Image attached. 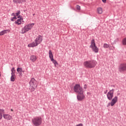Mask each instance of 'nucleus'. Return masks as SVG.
Returning <instances> with one entry per match:
<instances>
[{
    "label": "nucleus",
    "instance_id": "nucleus-21",
    "mask_svg": "<svg viewBox=\"0 0 126 126\" xmlns=\"http://www.w3.org/2000/svg\"><path fill=\"white\" fill-rule=\"evenodd\" d=\"M6 31H8L7 30H5L3 31H2L0 32V36H2V35H4V34H6L7 32Z\"/></svg>",
    "mask_w": 126,
    "mask_h": 126
},
{
    "label": "nucleus",
    "instance_id": "nucleus-3",
    "mask_svg": "<svg viewBox=\"0 0 126 126\" xmlns=\"http://www.w3.org/2000/svg\"><path fill=\"white\" fill-rule=\"evenodd\" d=\"M32 122L34 126H39L42 125V118L41 117H34L32 119Z\"/></svg>",
    "mask_w": 126,
    "mask_h": 126
},
{
    "label": "nucleus",
    "instance_id": "nucleus-6",
    "mask_svg": "<svg viewBox=\"0 0 126 126\" xmlns=\"http://www.w3.org/2000/svg\"><path fill=\"white\" fill-rule=\"evenodd\" d=\"M74 91L78 94H82L83 93V89L80 87V85L76 84L74 87Z\"/></svg>",
    "mask_w": 126,
    "mask_h": 126
},
{
    "label": "nucleus",
    "instance_id": "nucleus-24",
    "mask_svg": "<svg viewBox=\"0 0 126 126\" xmlns=\"http://www.w3.org/2000/svg\"><path fill=\"white\" fill-rule=\"evenodd\" d=\"M11 74H15V70H14V67L11 69Z\"/></svg>",
    "mask_w": 126,
    "mask_h": 126
},
{
    "label": "nucleus",
    "instance_id": "nucleus-36",
    "mask_svg": "<svg viewBox=\"0 0 126 126\" xmlns=\"http://www.w3.org/2000/svg\"><path fill=\"white\" fill-rule=\"evenodd\" d=\"M32 15L34 16V15H35V14H33Z\"/></svg>",
    "mask_w": 126,
    "mask_h": 126
},
{
    "label": "nucleus",
    "instance_id": "nucleus-7",
    "mask_svg": "<svg viewBox=\"0 0 126 126\" xmlns=\"http://www.w3.org/2000/svg\"><path fill=\"white\" fill-rule=\"evenodd\" d=\"M49 57L51 62H52L54 64L55 66L57 67V66L59 65V63H58L57 61L54 60V55H53V52L51 50L49 51Z\"/></svg>",
    "mask_w": 126,
    "mask_h": 126
},
{
    "label": "nucleus",
    "instance_id": "nucleus-14",
    "mask_svg": "<svg viewBox=\"0 0 126 126\" xmlns=\"http://www.w3.org/2000/svg\"><path fill=\"white\" fill-rule=\"evenodd\" d=\"M18 18H20V19H18L15 22V24H17V25H20V24H21V23L23 21V18H22V17H20V15H19V16L18 17Z\"/></svg>",
    "mask_w": 126,
    "mask_h": 126
},
{
    "label": "nucleus",
    "instance_id": "nucleus-30",
    "mask_svg": "<svg viewBox=\"0 0 126 126\" xmlns=\"http://www.w3.org/2000/svg\"><path fill=\"white\" fill-rule=\"evenodd\" d=\"M84 89H87V85H84Z\"/></svg>",
    "mask_w": 126,
    "mask_h": 126
},
{
    "label": "nucleus",
    "instance_id": "nucleus-17",
    "mask_svg": "<svg viewBox=\"0 0 126 126\" xmlns=\"http://www.w3.org/2000/svg\"><path fill=\"white\" fill-rule=\"evenodd\" d=\"M16 78V77L15 76V74H11L10 81H12V82H14V81H15Z\"/></svg>",
    "mask_w": 126,
    "mask_h": 126
},
{
    "label": "nucleus",
    "instance_id": "nucleus-19",
    "mask_svg": "<svg viewBox=\"0 0 126 126\" xmlns=\"http://www.w3.org/2000/svg\"><path fill=\"white\" fill-rule=\"evenodd\" d=\"M30 60L31 61H32L33 63H34V62H36L37 60V57H36V56L34 55H32L31 56Z\"/></svg>",
    "mask_w": 126,
    "mask_h": 126
},
{
    "label": "nucleus",
    "instance_id": "nucleus-23",
    "mask_svg": "<svg viewBox=\"0 0 126 126\" xmlns=\"http://www.w3.org/2000/svg\"><path fill=\"white\" fill-rule=\"evenodd\" d=\"M110 47V46L109 45V44H107V43H104L103 44V48H104V49H107L108 48H109Z\"/></svg>",
    "mask_w": 126,
    "mask_h": 126
},
{
    "label": "nucleus",
    "instance_id": "nucleus-27",
    "mask_svg": "<svg viewBox=\"0 0 126 126\" xmlns=\"http://www.w3.org/2000/svg\"><path fill=\"white\" fill-rule=\"evenodd\" d=\"M14 19H17V18H16V16H14L11 18V21H14Z\"/></svg>",
    "mask_w": 126,
    "mask_h": 126
},
{
    "label": "nucleus",
    "instance_id": "nucleus-8",
    "mask_svg": "<svg viewBox=\"0 0 126 126\" xmlns=\"http://www.w3.org/2000/svg\"><path fill=\"white\" fill-rule=\"evenodd\" d=\"M118 102V96H115L111 100L110 102H109L107 105V108H109L110 106L113 107Z\"/></svg>",
    "mask_w": 126,
    "mask_h": 126
},
{
    "label": "nucleus",
    "instance_id": "nucleus-28",
    "mask_svg": "<svg viewBox=\"0 0 126 126\" xmlns=\"http://www.w3.org/2000/svg\"><path fill=\"white\" fill-rule=\"evenodd\" d=\"M76 8L77 10H80V6L77 5L76 6Z\"/></svg>",
    "mask_w": 126,
    "mask_h": 126
},
{
    "label": "nucleus",
    "instance_id": "nucleus-2",
    "mask_svg": "<svg viewBox=\"0 0 126 126\" xmlns=\"http://www.w3.org/2000/svg\"><path fill=\"white\" fill-rule=\"evenodd\" d=\"M97 62L95 60H89L84 62L83 65L87 68H93L94 66H96Z\"/></svg>",
    "mask_w": 126,
    "mask_h": 126
},
{
    "label": "nucleus",
    "instance_id": "nucleus-20",
    "mask_svg": "<svg viewBox=\"0 0 126 126\" xmlns=\"http://www.w3.org/2000/svg\"><path fill=\"white\" fill-rule=\"evenodd\" d=\"M97 11L98 14H102L103 13V9L101 7H98L97 8Z\"/></svg>",
    "mask_w": 126,
    "mask_h": 126
},
{
    "label": "nucleus",
    "instance_id": "nucleus-10",
    "mask_svg": "<svg viewBox=\"0 0 126 126\" xmlns=\"http://www.w3.org/2000/svg\"><path fill=\"white\" fill-rule=\"evenodd\" d=\"M77 98L78 101H82V100L85 99V95L83 94V93L82 94H78Z\"/></svg>",
    "mask_w": 126,
    "mask_h": 126
},
{
    "label": "nucleus",
    "instance_id": "nucleus-34",
    "mask_svg": "<svg viewBox=\"0 0 126 126\" xmlns=\"http://www.w3.org/2000/svg\"><path fill=\"white\" fill-rule=\"evenodd\" d=\"M107 92H108V90H106V91H105L104 92V93L105 94H107Z\"/></svg>",
    "mask_w": 126,
    "mask_h": 126
},
{
    "label": "nucleus",
    "instance_id": "nucleus-29",
    "mask_svg": "<svg viewBox=\"0 0 126 126\" xmlns=\"http://www.w3.org/2000/svg\"><path fill=\"white\" fill-rule=\"evenodd\" d=\"M109 92L113 93L114 94V92H115V90L113 89L112 90H110Z\"/></svg>",
    "mask_w": 126,
    "mask_h": 126
},
{
    "label": "nucleus",
    "instance_id": "nucleus-12",
    "mask_svg": "<svg viewBox=\"0 0 126 126\" xmlns=\"http://www.w3.org/2000/svg\"><path fill=\"white\" fill-rule=\"evenodd\" d=\"M30 86H36V80L34 78H32L30 82H29Z\"/></svg>",
    "mask_w": 126,
    "mask_h": 126
},
{
    "label": "nucleus",
    "instance_id": "nucleus-35",
    "mask_svg": "<svg viewBox=\"0 0 126 126\" xmlns=\"http://www.w3.org/2000/svg\"><path fill=\"white\" fill-rule=\"evenodd\" d=\"M11 111L12 112H13V110H12V109H11Z\"/></svg>",
    "mask_w": 126,
    "mask_h": 126
},
{
    "label": "nucleus",
    "instance_id": "nucleus-25",
    "mask_svg": "<svg viewBox=\"0 0 126 126\" xmlns=\"http://www.w3.org/2000/svg\"><path fill=\"white\" fill-rule=\"evenodd\" d=\"M123 44L124 45H126V38L123 39Z\"/></svg>",
    "mask_w": 126,
    "mask_h": 126
},
{
    "label": "nucleus",
    "instance_id": "nucleus-4",
    "mask_svg": "<svg viewBox=\"0 0 126 126\" xmlns=\"http://www.w3.org/2000/svg\"><path fill=\"white\" fill-rule=\"evenodd\" d=\"M35 24L32 23L26 25L24 28L22 29V34H24L26 33V32H28L30 30H31L32 28H33V26Z\"/></svg>",
    "mask_w": 126,
    "mask_h": 126
},
{
    "label": "nucleus",
    "instance_id": "nucleus-33",
    "mask_svg": "<svg viewBox=\"0 0 126 126\" xmlns=\"http://www.w3.org/2000/svg\"><path fill=\"white\" fill-rule=\"evenodd\" d=\"M11 16H15V14L14 13H12V14H11Z\"/></svg>",
    "mask_w": 126,
    "mask_h": 126
},
{
    "label": "nucleus",
    "instance_id": "nucleus-22",
    "mask_svg": "<svg viewBox=\"0 0 126 126\" xmlns=\"http://www.w3.org/2000/svg\"><path fill=\"white\" fill-rule=\"evenodd\" d=\"M17 72H24V70H23V69H22V68H17Z\"/></svg>",
    "mask_w": 126,
    "mask_h": 126
},
{
    "label": "nucleus",
    "instance_id": "nucleus-5",
    "mask_svg": "<svg viewBox=\"0 0 126 126\" xmlns=\"http://www.w3.org/2000/svg\"><path fill=\"white\" fill-rule=\"evenodd\" d=\"M90 48H91L94 53H97L99 52V48L96 46V43H95V40H94V39L92 40Z\"/></svg>",
    "mask_w": 126,
    "mask_h": 126
},
{
    "label": "nucleus",
    "instance_id": "nucleus-32",
    "mask_svg": "<svg viewBox=\"0 0 126 126\" xmlns=\"http://www.w3.org/2000/svg\"><path fill=\"white\" fill-rule=\"evenodd\" d=\"M102 1H103L104 3H106V2H107L106 0H102Z\"/></svg>",
    "mask_w": 126,
    "mask_h": 126
},
{
    "label": "nucleus",
    "instance_id": "nucleus-31",
    "mask_svg": "<svg viewBox=\"0 0 126 126\" xmlns=\"http://www.w3.org/2000/svg\"><path fill=\"white\" fill-rule=\"evenodd\" d=\"M20 74V76H22L23 75V74H22V72H19Z\"/></svg>",
    "mask_w": 126,
    "mask_h": 126
},
{
    "label": "nucleus",
    "instance_id": "nucleus-11",
    "mask_svg": "<svg viewBox=\"0 0 126 126\" xmlns=\"http://www.w3.org/2000/svg\"><path fill=\"white\" fill-rule=\"evenodd\" d=\"M3 118L7 121H10L12 119V116L9 114H3Z\"/></svg>",
    "mask_w": 126,
    "mask_h": 126
},
{
    "label": "nucleus",
    "instance_id": "nucleus-16",
    "mask_svg": "<svg viewBox=\"0 0 126 126\" xmlns=\"http://www.w3.org/2000/svg\"><path fill=\"white\" fill-rule=\"evenodd\" d=\"M37 85H36L35 86H30V90L31 92H33V91H35V88H37Z\"/></svg>",
    "mask_w": 126,
    "mask_h": 126
},
{
    "label": "nucleus",
    "instance_id": "nucleus-13",
    "mask_svg": "<svg viewBox=\"0 0 126 126\" xmlns=\"http://www.w3.org/2000/svg\"><path fill=\"white\" fill-rule=\"evenodd\" d=\"M107 97L108 100H112V99H113V97H114V94L109 92L107 94Z\"/></svg>",
    "mask_w": 126,
    "mask_h": 126
},
{
    "label": "nucleus",
    "instance_id": "nucleus-18",
    "mask_svg": "<svg viewBox=\"0 0 126 126\" xmlns=\"http://www.w3.org/2000/svg\"><path fill=\"white\" fill-rule=\"evenodd\" d=\"M4 114V109H0V120L2 119V115Z\"/></svg>",
    "mask_w": 126,
    "mask_h": 126
},
{
    "label": "nucleus",
    "instance_id": "nucleus-9",
    "mask_svg": "<svg viewBox=\"0 0 126 126\" xmlns=\"http://www.w3.org/2000/svg\"><path fill=\"white\" fill-rule=\"evenodd\" d=\"M119 70L120 72H124L126 71V63H122L119 65Z\"/></svg>",
    "mask_w": 126,
    "mask_h": 126
},
{
    "label": "nucleus",
    "instance_id": "nucleus-26",
    "mask_svg": "<svg viewBox=\"0 0 126 126\" xmlns=\"http://www.w3.org/2000/svg\"><path fill=\"white\" fill-rule=\"evenodd\" d=\"M20 13H21L20 10L18 11L16 13V16H18H18H19V14H20Z\"/></svg>",
    "mask_w": 126,
    "mask_h": 126
},
{
    "label": "nucleus",
    "instance_id": "nucleus-37",
    "mask_svg": "<svg viewBox=\"0 0 126 126\" xmlns=\"http://www.w3.org/2000/svg\"><path fill=\"white\" fill-rule=\"evenodd\" d=\"M87 94H90V93H87Z\"/></svg>",
    "mask_w": 126,
    "mask_h": 126
},
{
    "label": "nucleus",
    "instance_id": "nucleus-15",
    "mask_svg": "<svg viewBox=\"0 0 126 126\" xmlns=\"http://www.w3.org/2000/svg\"><path fill=\"white\" fill-rule=\"evenodd\" d=\"M13 2L14 3H23V2H26V0H13Z\"/></svg>",
    "mask_w": 126,
    "mask_h": 126
},
{
    "label": "nucleus",
    "instance_id": "nucleus-1",
    "mask_svg": "<svg viewBox=\"0 0 126 126\" xmlns=\"http://www.w3.org/2000/svg\"><path fill=\"white\" fill-rule=\"evenodd\" d=\"M43 41V36L41 35H39L35 39L34 42L28 44V47L30 48H34V47H37L39 44L42 43Z\"/></svg>",
    "mask_w": 126,
    "mask_h": 126
}]
</instances>
